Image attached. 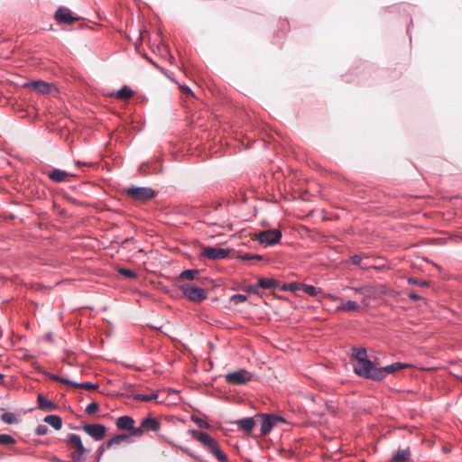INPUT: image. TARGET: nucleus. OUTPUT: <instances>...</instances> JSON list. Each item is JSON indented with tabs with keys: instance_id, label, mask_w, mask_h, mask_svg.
<instances>
[{
	"instance_id": "f257e3e1",
	"label": "nucleus",
	"mask_w": 462,
	"mask_h": 462,
	"mask_svg": "<svg viewBox=\"0 0 462 462\" xmlns=\"http://www.w3.org/2000/svg\"><path fill=\"white\" fill-rule=\"evenodd\" d=\"M191 436L193 439L200 442L205 448L212 453L216 458L220 462H226L227 456L221 450L216 439L211 437L208 433L199 430H191Z\"/></svg>"
},
{
	"instance_id": "f03ea898",
	"label": "nucleus",
	"mask_w": 462,
	"mask_h": 462,
	"mask_svg": "<svg viewBox=\"0 0 462 462\" xmlns=\"http://www.w3.org/2000/svg\"><path fill=\"white\" fill-rule=\"evenodd\" d=\"M379 370L380 367L370 358L359 365H353V371L357 376L374 382H379Z\"/></svg>"
},
{
	"instance_id": "7ed1b4c3",
	"label": "nucleus",
	"mask_w": 462,
	"mask_h": 462,
	"mask_svg": "<svg viewBox=\"0 0 462 462\" xmlns=\"http://www.w3.org/2000/svg\"><path fill=\"white\" fill-rule=\"evenodd\" d=\"M125 194L134 201L139 203L147 202L155 198L156 192L149 187H130L125 189Z\"/></svg>"
},
{
	"instance_id": "20e7f679",
	"label": "nucleus",
	"mask_w": 462,
	"mask_h": 462,
	"mask_svg": "<svg viewBox=\"0 0 462 462\" xmlns=\"http://www.w3.org/2000/svg\"><path fill=\"white\" fill-rule=\"evenodd\" d=\"M180 290L187 299L196 303L202 302L208 297V293L204 289L190 283L181 284Z\"/></svg>"
},
{
	"instance_id": "39448f33",
	"label": "nucleus",
	"mask_w": 462,
	"mask_h": 462,
	"mask_svg": "<svg viewBox=\"0 0 462 462\" xmlns=\"http://www.w3.org/2000/svg\"><path fill=\"white\" fill-rule=\"evenodd\" d=\"M261 417V434L265 436L269 434L273 429L279 422H285V419L282 416L275 415L272 413H263Z\"/></svg>"
},
{
	"instance_id": "423d86ee",
	"label": "nucleus",
	"mask_w": 462,
	"mask_h": 462,
	"mask_svg": "<svg viewBox=\"0 0 462 462\" xmlns=\"http://www.w3.org/2000/svg\"><path fill=\"white\" fill-rule=\"evenodd\" d=\"M252 379V375L245 369H240L232 373H228L225 376L227 383L232 385H245Z\"/></svg>"
},
{
	"instance_id": "0eeeda50",
	"label": "nucleus",
	"mask_w": 462,
	"mask_h": 462,
	"mask_svg": "<svg viewBox=\"0 0 462 462\" xmlns=\"http://www.w3.org/2000/svg\"><path fill=\"white\" fill-rule=\"evenodd\" d=\"M258 241L265 245H274L280 243L282 232L279 229H268L259 233Z\"/></svg>"
},
{
	"instance_id": "6e6552de",
	"label": "nucleus",
	"mask_w": 462,
	"mask_h": 462,
	"mask_svg": "<svg viewBox=\"0 0 462 462\" xmlns=\"http://www.w3.org/2000/svg\"><path fill=\"white\" fill-rule=\"evenodd\" d=\"M54 18L60 24H71L79 20V17L74 16L71 11L65 6H60L56 10Z\"/></svg>"
},
{
	"instance_id": "1a4fd4ad",
	"label": "nucleus",
	"mask_w": 462,
	"mask_h": 462,
	"mask_svg": "<svg viewBox=\"0 0 462 462\" xmlns=\"http://www.w3.org/2000/svg\"><path fill=\"white\" fill-rule=\"evenodd\" d=\"M229 253V248L207 246L203 248L201 254L210 260H220L226 258Z\"/></svg>"
},
{
	"instance_id": "9d476101",
	"label": "nucleus",
	"mask_w": 462,
	"mask_h": 462,
	"mask_svg": "<svg viewBox=\"0 0 462 462\" xmlns=\"http://www.w3.org/2000/svg\"><path fill=\"white\" fill-rule=\"evenodd\" d=\"M82 429L88 435L96 440L103 439L106 431V426L99 423L85 424Z\"/></svg>"
},
{
	"instance_id": "9b49d317",
	"label": "nucleus",
	"mask_w": 462,
	"mask_h": 462,
	"mask_svg": "<svg viewBox=\"0 0 462 462\" xmlns=\"http://www.w3.org/2000/svg\"><path fill=\"white\" fill-rule=\"evenodd\" d=\"M407 367H409V365L402 362H395L383 367H380L379 382L383 381L388 374H394L395 372Z\"/></svg>"
},
{
	"instance_id": "f8f14e48",
	"label": "nucleus",
	"mask_w": 462,
	"mask_h": 462,
	"mask_svg": "<svg viewBox=\"0 0 462 462\" xmlns=\"http://www.w3.org/2000/svg\"><path fill=\"white\" fill-rule=\"evenodd\" d=\"M73 176L66 171L56 168L48 172V177L54 182H68Z\"/></svg>"
},
{
	"instance_id": "ddd939ff",
	"label": "nucleus",
	"mask_w": 462,
	"mask_h": 462,
	"mask_svg": "<svg viewBox=\"0 0 462 462\" xmlns=\"http://www.w3.org/2000/svg\"><path fill=\"white\" fill-rule=\"evenodd\" d=\"M24 86L32 88L33 90L41 94H48L51 90V84L43 80H35L28 82Z\"/></svg>"
},
{
	"instance_id": "4468645a",
	"label": "nucleus",
	"mask_w": 462,
	"mask_h": 462,
	"mask_svg": "<svg viewBox=\"0 0 462 462\" xmlns=\"http://www.w3.org/2000/svg\"><path fill=\"white\" fill-rule=\"evenodd\" d=\"M38 408L43 411H56L59 406L55 402L46 399L42 394L37 396Z\"/></svg>"
},
{
	"instance_id": "2eb2a0df",
	"label": "nucleus",
	"mask_w": 462,
	"mask_h": 462,
	"mask_svg": "<svg viewBox=\"0 0 462 462\" xmlns=\"http://www.w3.org/2000/svg\"><path fill=\"white\" fill-rule=\"evenodd\" d=\"M410 448L398 449L393 452L391 457V462H411Z\"/></svg>"
},
{
	"instance_id": "dca6fc26",
	"label": "nucleus",
	"mask_w": 462,
	"mask_h": 462,
	"mask_svg": "<svg viewBox=\"0 0 462 462\" xmlns=\"http://www.w3.org/2000/svg\"><path fill=\"white\" fill-rule=\"evenodd\" d=\"M141 425L145 429V430H151L152 432L159 431L161 428L160 421L152 417H145L141 420Z\"/></svg>"
},
{
	"instance_id": "f3484780",
	"label": "nucleus",
	"mask_w": 462,
	"mask_h": 462,
	"mask_svg": "<svg viewBox=\"0 0 462 462\" xmlns=\"http://www.w3.org/2000/svg\"><path fill=\"white\" fill-rule=\"evenodd\" d=\"M352 358L355 360L353 365H359L369 359L367 356V351L365 347H353L352 348Z\"/></svg>"
},
{
	"instance_id": "a211bd4d",
	"label": "nucleus",
	"mask_w": 462,
	"mask_h": 462,
	"mask_svg": "<svg viewBox=\"0 0 462 462\" xmlns=\"http://www.w3.org/2000/svg\"><path fill=\"white\" fill-rule=\"evenodd\" d=\"M234 423L236 424L239 429L246 432H250L255 425V421L253 417L243 418L236 420Z\"/></svg>"
},
{
	"instance_id": "6ab92c4d",
	"label": "nucleus",
	"mask_w": 462,
	"mask_h": 462,
	"mask_svg": "<svg viewBox=\"0 0 462 462\" xmlns=\"http://www.w3.org/2000/svg\"><path fill=\"white\" fill-rule=\"evenodd\" d=\"M134 425V420L127 415L121 416L116 420V427L120 430H130Z\"/></svg>"
},
{
	"instance_id": "aec40b11",
	"label": "nucleus",
	"mask_w": 462,
	"mask_h": 462,
	"mask_svg": "<svg viewBox=\"0 0 462 462\" xmlns=\"http://www.w3.org/2000/svg\"><path fill=\"white\" fill-rule=\"evenodd\" d=\"M134 95V91L132 88L126 85L118 89L116 93H111L110 96L116 97L120 100H127L132 97Z\"/></svg>"
},
{
	"instance_id": "412c9836",
	"label": "nucleus",
	"mask_w": 462,
	"mask_h": 462,
	"mask_svg": "<svg viewBox=\"0 0 462 462\" xmlns=\"http://www.w3.org/2000/svg\"><path fill=\"white\" fill-rule=\"evenodd\" d=\"M257 282L258 286L263 290H271L278 286V282L273 278L260 277Z\"/></svg>"
},
{
	"instance_id": "4be33fe9",
	"label": "nucleus",
	"mask_w": 462,
	"mask_h": 462,
	"mask_svg": "<svg viewBox=\"0 0 462 462\" xmlns=\"http://www.w3.org/2000/svg\"><path fill=\"white\" fill-rule=\"evenodd\" d=\"M43 421L51 425L56 430H60L62 427V419L59 415H47Z\"/></svg>"
},
{
	"instance_id": "5701e85b",
	"label": "nucleus",
	"mask_w": 462,
	"mask_h": 462,
	"mask_svg": "<svg viewBox=\"0 0 462 462\" xmlns=\"http://www.w3.org/2000/svg\"><path fill=\"white\" fill-rule=\"evenodd\" d=\"M138 171L142 175H149L153 173H159L161 171V169L156 168L153 165V163L143 162L139 166Z\"/></svg>"
},
{
	"instance_id": "b1692460",
	"label": "nucleus",
	"mask_w": 462,
	"mask_h": 462,
	"mask_svg": "<svg viewBox=\"0 0 462 462\" xmlns=\"http://www.w3.org/2000/svg\"><path fill=\"white\" fill-rule=\"evenodd\" d=\"M76 450L71 453V457L74 461H80L86 458V454L89 452V449H87L83 443L75 448Z\"/></svg>"
},
{
	"instance_id": "393cba45",
	"label": "nucleus",
	"mask_w": 462,
	"mask_h": 462,
	"mask_svg": "<svg viewBox=\"0 0 462 462\" xmlns=\"http://www.w3.org/2000/svg\"><path fill=\"white\" fill-rule=\"evenodd\" d=\"M128 439L129 437L126 434H117L106 441V448H109L114 445H120L124 440H127Z\"/></svg>"
},
{
	"instance_id": "a878e982",
	"label": "nucleus",
	"mask_w": 462,
	"mask_h": 462,
	"mask_svg": "<svg viewBox=\"0 0 462 462\" xmlns=\"http://www.w3.org/2000/svg\"><path fill=\"white\" fill-rule=\"evenodd\" d=\"M359 309V305L354 300H347L345 304H340L337 306V311H351L357 310Z\"/></svg>"
},
{
	"instance_id": "bb28decb",
	"label": "nucleus",
	"mask_w": 462,
	"mask_h": 462,
	"mask_svg": "<svg viewBox=\"0 0 462 462\" xmlns=\"http://www.w3.org/2000/svg\"><path fill=\"white\" fill-rule=\"evenodd\" d=\"M159 397V394L157 393H153L151 394H143V393H136L133 395V399L134 401H142V402H150L153 400H157Z\"/></svg>"
},
{
	"instance_id": "cd10ccee",
	"label": "nucleus",
	"mask_w": 462,
	"mask_h": 462,
	"mask_svg": "<svg viewBox=\"0 0 462 462\" xmlns=\"http://www.w3.org/2000/svg\"><path fill=\"white\" fill-rule=\"evenodd\" d=\"M199 271L197 269H187L180 273V279H186L192 281L196 279L197 275L199 274Z\"/></svg>"
},
{
	"instance_id": "c85d7f7f",
	"label": "nucleus",
	"mask_w": 462,
	"mask_h": 462,
	"mask_svg": "<svg viewBox=\"0 0 462 462\" xmlns=\"http://www.w3.org/2000/svg\"><path fill=\"white\" fill-rule=\"evenodd\" d=\"M300 291H302L303 292L310 296L315 297L319 294L320 289L316 288L315 286L310 284L301 283Z\"/></svg>"
},
{
	"instance_id": "c756f323",
	"label": "nucleus",
	"mask_w": 462,
	"mask_h": 462,
	"mask_svg": "<svg viewBox=\"0 0 462 462\" xmlns=\"http://www.w3.org/2000/svg\"><path fill=\"white\" fill-rule=\"evenodd\" d=\"M44 374L48 378H50L52 381L59 382V383H64L66 385L74 384V381H72L70 379L60 377L52 373H44Z\"/></svg>"
},
{
	"instance_id": "7c9ffc66",
	"label": "nucleus",
	"mask_w": 462,
	"mask_h": 462,
	"mask_svg": "<svg viewBox=\"0 0 462 462\" xmlns=\"http://www.w3.org/2000/svg\"><path fill=\"white\" fill-rule=\"evenodd\" d=\"M66 442L70 448H76L80 444H82L81 439L79 435L77 434H69L68 439H66Z\"/></svg>"
},
{
	"instance_id": "2f4dec72",
	"label": "nucleus",
	"mask_w": 462,
	"mask_h": 462,
	"mask_svg": "<svg viewBox=\"0 0 462 462\" xmlns=\"http://www.w3.org/2000/svg\"><path fill=\"white\" fill-rule=\"evenodd\" d=\"M238 259L242 262H248L251 260L262 261L263 259V256L261 254L245 253V254H239Z\"/></svg>"
},
{
	"instance_id": "473e14b6",
	"label": "nucleus",
	"mask_w": 462,
	"mask_h": 462,
	"mask_svg": "<svg viewBox=\"0 0 462 462\" xmlns=\"http://www.w3.org/2000/svg\"><path fill=\"white\" fill-rule=\"evenodd\" d=\"M1 420L6 424H17L19 420L17 417L12 412H5L1 415Z\"/></svg>"
},
{
	"instance_id": "72a5a7b5",
	"label": "nucleus",
	"mask_w": 462,
	"mask_h": 462,
	"mask_svg": "<svg viewBox=\"0 0 462 462\" xmlns=\"http://www.w3.org/2000/svg\"><path fill=\"white\" fill-rule=\"evenodd\" d=\"M70 386H74V387H77V388H84V389H87V390H97V389H98V384L97 383H90V382H83V383L74 382V384H70Z\"/></svg>"
},
{
	"instance_id": "f704fd0d",
	"label": "nucleus",
	"mask_w": 462,
	"mask_h": 462,
	"mask_svg": "<svg viewBox=\"0 0 462 462\" xmlns=\"http://www.w3.org/2000/svg\"><path fill=\"white\" fill-rule=\"evenodd\" d=\"M301 282H291V283H284L281 290L283 291H297L300 290Z\"/></svg>"
},
{
	"instance_id": "c9c22d12",
	"label": "nucleus",
	"mask_w": 462,
	"mask_h": 462,
	"mask_svg": "<svg viewBox=\"0 0 462 462\" xmlns=\"http://www.w3.org/2000/svg\"><path fill=\"white\" fill-rule=\"evenodd\" d=\"M15 442L16 441H15L14 438H13L11 435L0 434V444L1 445L8 446V445H13Z\"/></svg>"
},
{
	"instance_id": "e433bc0d",
	"label": "nucleus",
	"mask_w": 462,
	"mask_h": 462,
	"mask_svg": "<svg viewBox=\"0 0 462 462\" xmlns=\"http://www.w3.org/2000/svg\"><path fill=\"white\" fill-rule=\"evenodd\" d=\"M408 283L411 285H416L420 287H428L430 286V282L426 280H418L416 278L411 277L408 279Z\"/></svg>"
},
{
	"instance_id": "4c0bfd02",
	"label": "nucleus",
	"mask_w": 462,
	"mask_h": 462,
	"mask_svg": "<svg viewBox=\"0 0 462 462\" xmlns=\"http://www.w3.org/2000/svg\"><path fill=\"white\" fill-rule=\"evenodd\" d=\"M118 273L122 274L123 276L129 278V279H136L137 273L134 272L133 270L127 269V268H120L118 270Z\"/></svg>"
},
{
	"instance_id": "58836bf2",
	"label": "nucleus",
	"mask_w": 462,
	"mask_h": 462,
	"mask_svg": "<svg viewBox=\"0 0 462 462\" xmlns=\"http://www.w3.org/2000/svg\"><path fill=\"white\" fill-rule=\"evenodd\" d=\"M247 300V296L245 294H234L230 298V301L234 304H239L245 302Z\"/></svg>"
},
{
	"instance_id": "ea45409f",
	"label": "nucleus",
	"mask_w": 462,
	"mask_h": 462,
	"mask_svg": "<svg viewBox=\"0 0 462 462\" xmlns=\"http://www.w3.org/2000/svg\"><path fill=\"white\" fill-rule=\"evenodd\" d=\"M99 410V404L97 402H90L87 407L85 411L88 414H94Z\"/></svg>"
},
{
	"instance_id": "a19ab883",
	"label": "nucleus",
	"mask_w": 462,
	"mask_h": 462,
	"mask_svg": "<svg viewBox=\"0 0 462 462\" xmlns=\"http://www.w3.org/2000/svg\"><path fill=\"white\" fill-rule=\"evenodd\" d=\"M49 431V429L46 425L39 424L35 429V434L37 436H43L46 435Z\"/></svg>"
},
{
	"instance_id": "79ce46f5",
	"label": "nucleus",
	"mask_w": 462,
	"mask_h": 462,
	"mask_svg": "<svg viewBox=\"0 0 462 462\" xmlns=\"http://www.w3.org/2000/svg\"><path fill=\"white\" fill-rule=\"evenodd\" d=\"M133 436L141 437L144 434L145 429L140 425V427L135 428L133 425V429L130 430Z\"/></svg>"
},
{
	"instance_id": "37998d69",
	"label": "nucleus",
	"mask_w": 462,
	"mask_h": 462,
	"mask_svg": "<svg viewBox=\"0 0 462 462\" xmlns=\"http://www.w3.org/2000/svg\"><path fill=\"white\" fill-rule=\"evenodd\" d=\"M259 289H261V288H260V286H258V282H257L256 284H250V285L246 286L245 291L247 292H251L254 295H260Z\"/></svg>"
},
{
	"instance_id": "c03bdc74",
	"label": "nucleus",
	"mask_w": 462,
	"mask_h": 462,
	"mask_svg": "<svg viewBox=\"0 0 462 462\" xmlns=\"http://www.w3.org/2000/svg\"><path fill=\"white\" fill-rule=\"evenodd\" d=\"M193 421L196 422L198 424V426L200 428H204V429L210 428V424L200 418H195V419H193Z\"/></svg>"
},
{
	"instance_id": "a18cd8bd",
	"label": "nucleus",
	"mask_w": 462,
	"mask_h": 462,
	"mask_svg": "<svg viewBox=\"0 0 462 462\" xmlns=\"http://www.w3.org/2000/svg\"><path fill=\"white\" fill-rule=\"evenodd\" d=\"M362 257L358 254H354L349 258V263L353 265H361Z\"/></svg>"
},
{
	"instance_id": "49530a36",
	"label": "nucleus",
	"mask_w": 462,
	"mask_h": 462,
	"mask_svg": "<svg viewBox=\"0 0 462 462\" xmlns=\"http://www.w3.org/2000/svg\"><path fill=\"white\" fill-rule=\"evenodd\" d=\"M408 298L411 300H420V296L416 292L411 291L408 293Z\"/></svg>"
},
{
	"instance_id": "de8ad7c7",
	"label": "nucleus",
	"mask_w": 462,
	"mask_h": 462,
	"mask_svg": "<svg viewBox=\"0 0 462 462\" xmlns=\"http://www.w3.org/2000/svg\"><path fill=\"white\" fill-rule=\"evenodd\" d=\"M105 445H101L98 447L97 450V457H99L101 458V457L103 456L104 452H105Z\"/></svg>"
},
{
	"instance_id": "09e8293b",
	"label": "nucleus",
	"mask_w": 462,
	"mask_h": 462,
	"mask_svg": "<svg viewBox=\"0 0 462 462\" xmlns=\"http://www.w3.org/2000/svg\"><path fill=\"white\" fill-rule=\"evenodd\" d=\"M75 164L78 165V166H81V165H88V166H90V165H93L92 163H89V162H80V161H76L75 162Z\"/></svg>"
},
{
	"instance_id": "8fccbe9b",
	"label": "nucleus",
	"mask_w": 462,
	"mask_h": 462,
	"mask_svg": "<svg viewBox=\"0 0 462 462\" xmlns=\"http://www.w3.org/2000/svg\"><path fill=\"white\" fill-rule=\"evenodd\" d=\"M149 61L151 62L152 65L156 67L158 69H160L161 71H163V69L161 68L160 66H158L154 61H152V60H150Z\"/></svg>"
},
{
	"instance_id": "3c124183",
	"label": "nucleus",
	"mask_w": 462,
	"mask_h": 462,
	"mask_svg": "<svg viewBox=\"0 0 462 462\" xmlns=\"http://www.w3.org/2000/svg\"><path fill=\"white\" fill-rule=\"evenodd\" d=\"M5 383V375L0 373V384H4Z\"/></svg>"
},
{
	"instance_id": "603ef678",
	"label": "nucleus",
	"mask_w": 462,
	"mask_h": 462,
	"mask_svg": "<svg viewBox=\"0 0 462 462\" xmlns=\"http://www.w3.org/2000/svg\"><path fill=\"white\" fill-rule=\"evenodd\" d=\"M353 290L356 292H360L362 291L361 287L353 288Z\"/></svg>"
},
{
	"instance_id": "864d4df0",
	"label": "nucleus",
	"mask_w": 462,
	"mask_h": 462,
	"mask_svg": "<svg viewBox=\"0 0 462 462\" xmlns=\"http://www.w3.org/2000/svg\"><path fill=\"white\" fill-rule=\"evenodd\" d=\"M54 461H58V462H65V461L60 460V458H57V457H54Z\"/></svg>"
},
{
	"instance_id": "5fc2aeb1",
	"label": "nucleus",
	"mask_w": 462,
	"mask_h": 462,
	"mask_svg": "<svg viewBox=\"0 0 462 462\" xmlns=\"http://www.w3.org/2000/svg\"><path fill=\"white\" fill-rule=\"evenodd\" d=\"M100 458L97 457L94 462H99Z\"/></svg>"
},
{
	"instance_id": "6e6d98bb",
	"label": "nucleus",
	"mask_w": 462,
	"mask_h": 462,
	"mask_svg": "<svg viewBox=\"0 0 462 462\" xmlns=\"http://www.w3.org/2000/svg\"><path fill=\"white\" fill-rule=\"evenodd\" d=\"M186 89H187V91L191 92L189 88L187 87Z\"/></svg>"
}]
</instances>
